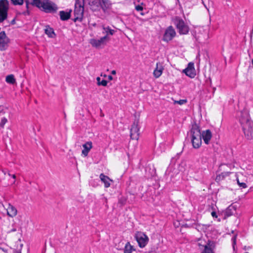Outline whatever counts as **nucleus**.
Masks as SVG:
<instances>
[{
    "label": "nucleus",
    "instance_id": "5",
    "mask_svg": "<svg viewBox=\"0 0 253 253\" xmlns=\"http://www.w3.org/2000/svg\"><path fill=\"white\" fill-rule=\"evenodd\" d=\"M190 135L191 138V142H201L202 133L197 124L192 125Z\"/></svg>",
    "mask_w": 253,
    "mask_h": 253
},
{
    "label": "nucleus",
    "instance_id": "38",
    "mask_svg": "<svg viewBox=\"0 0 253 253\" xmlns=\"http://www.w3.org/2000/svg\"><path fill=\"white\" fill-rule=\"evenodd\" d=\"M108 79L110 81L112 80H113V77L112 76H108Z\"/></svg>",
    "mask_w": 253,
    "mask_h": 253
},
{
    "label": "nucleus",
    "instance_id": "9",
    "mask_svg": "<svg viewBox=\"0 0 253 253\" xmlns=\"http://www.w3.org/2000/svg\"><path fill=\"white\" fill-rule=\"evenodd\" d=\"M176 32L172 26H169L165 30L163 35V40L166 42H169L172 40L175 36Z\"/></svg>",
    "mask_w": 253,
    "mask_h": 253
},
{
    "label": "nucleus",
    "instance_id": "25",
    "mask_svg": "<svg viewBox=\"0 0 253 253\" xmlns=\"http://www.w3.org/2000/svg\"><path fill=\"white\" fill-rule=\"evenodd\" d=\"M5 81L7 83L11 84H14L16 83V80L12 74L7 76L5 78Z\"/></svg>",
    "mask_w": 253,
    "mask_h": 253
},
{
    "label": "nucleus",
    "instance_id": "33",
    "mask_svg": "<svg viewBox=\"0 0 253 253\" xmlns=\"http://www.w3.org/2000/svg\"><path fill=\"white\" fill-rule=\"evenodd\" d=\"M135 9L138 11H140L143 10V7L141 6L138 5L135 6Z\"/></svg>",
    "mask_w": 253,
    "mask_h": 253
},
{
    "label": "nucleus",
    "instance_id": "3",
    "mask_svg": "<svg viewBox=\"0 0 253 253\" xmlns=\"http://www.w3.org/2000/svg\"><path fill=\"white\" fill-rule=\"evenodd\" d=\"M84 0H76L74 10V22L81 21L83 17Z\"/></svg>",
    "mask_w": 253,
    "mask_h": 253
},
{
    "label": "nucleus",
    "instance_id": "12",
    "mask_svg": "<svg viewBox=\"0 0 253 253\" xmlns=\"http://www.w3.org/2000/svg\"><path fill=\"white\" fill-rule=\"evenodd\" d=\"M183 72L191 78H194L196 76V71L194 63L192 62L189 63L187 67L183 70Z\"/></svg>",
    "mask_w": 253,
    "mask_h": 253
},
{
    "label": "nucleus",
    "instance_id": "41",
    "mask_svg": "<svg viewBox=\"0 0 253 253\" xmlns=\"http://www.w3.org/2000/svg\"><path fill=\"white\" fill-rule=\"evenodd\" d=\"M15 180H13V184H15Z\"/></svg>",
    "mask_w": 253,
    "mask_h": 253
},
{
    "label": "nucleus",
    "instance_id": "36",
    "mask_svg": "<svg viewBox=\"0 0 253 253\" xmlns=\"http://www.w3.org/2000/svg\"><path fill=\"white\" fill-rule=\"evenodd\" d=\"M4 110H5V109H4L3 107H0V113H5Z\"/></svg>",
    "mask_w": 253,
    "mask_h": 253
},
{
    "label": "nucleus",
    "instance_id": "13",
    "mask_svg": "<svg viewBox=\"0 0 253 253\" xmlns=\"http://www.w3.org/2000/svg\"><path fill=\"white\" fill-rule=\"evenodd\" d=\"M100 8L104 13L108 14L112 7V3L110 0H100Z\"/></svg>",
    "mask_w": 253,
    "mask_h": 253
},
{
    "label": "nucleus",
    "instance_id": "15",
    "mask_svg": "<svg viewBox=\"0 0 253 253\" xmlns=\"http://www.w3.org/2000/svg\"><path fill=\"white\" fill-rule=\"evenodd\" d=\"M100 180L104 183L105 188H108L111 186V183L113 180L111 179L108 176L101 173L99 175Z\"/></svg>",
    "mask_w": 253,
    "mask_h": 253
},
{
    "label": "nucleus",
    "instance_id": "7",
    "mask_svg": "<svg viewBox=\"0 0 253 253\" xmlns=\"http://www.w3.org/2000/svg\"><path fill=\"white\" fill-rule=\"evenodd\" d=\"M139 120H135L130 128V138L132 140L137 141L139 136Z\"/></svg>",
    "mask_w": 253,
    "mask_h": 253
},
{
    "label": "nucleus",
    "instance_id": "10",
    "mask_svg": "<svg viewBox=\"0 0 253 253\" xmlns=\"http://www.w3.org/2000/svg\"><path fill=\"white\" fill-rule=\"evenodd\" d=\"M109 40V38L107 36H104L99 40L91 39L90 43L94 47L99 48L102 45H105L107 42Z\"/></svg>",
    "mask_w": 253,
    "mask_h": 253
},
{
    "label": "nucleus",
    "instance_id": "2",
    "mask_svg": "<svg viewBox=\"0 0 253 253\" xmlns=\"http://www.w3.org/2000/svg\"><path fill=\"white\" fill-rule=\"evenodd\" d=\"M31 4L46 13H54L58 9L56 4L49 0H33Z\"/></svg>",
    "mask_w": 253,
    "mask_h": 253
},
{
    "label": "nucleus",
    "instance_id": "17",
    "mask_svg": "<svg viewBox=\"0 0 253 253\" xmlns=\"http://www.w3.org/2000/svg\"><path fill=\"white\" fill-rule=\"evenodd\" d=\"M100 0H94L90 3V9L94 11H99L100 8Z\"/></svg>",
    "mask_w": 253,
    "mask_h": 253
},
{
    "label": "nucleus",
    "instance_id": "44",
    "mask_svg": "<svg viewBox=\"0 0 253 253\" xmlns=\"http://www.w3.org/2000/svg\"><path fill=\"white\" fill-rule=\"evenodd\" d=\"M249 253L246 252V253Z\"/></svg>",
    "mask_w": 253,
    "mask_h": 253
},
{
    "label": "nucleus",
    "instance_id": "24",
    "mask_svg": "<svg viewBox=\"0 0 253 253\" xmlns=\"http://www.w3.org/2000/svg\"><path fill=\"white\" fill-rule=\"evenodd\" d=\"M201 146V143H187V144L183 146V149H186L187 148L198 149Z\"/></svg>",
    "mask_w": 253,
    "mask_h": 253
},
{
    "label": "nucleus",
    "instance_id": "23",
    "mask_svg": "<svg viewBox=\"0 0 253 253\" xmlns=\"http://www.w3.org/2000/svg\"><path fill=\"white\" fill-rule=\"evenodd\" d=\"M45 33L48 35V36L50 38H53L55 36V34L54 31L52 28H50L49 26H47L45 27V29H44Z\"/></svg>",
    "mask_w": 253,
    "mask_h": 253
},
{
    "label": "nucleus",
    "instance_id": "34",
    "mask_svg": "<svg viewBox=\"0 0 253 253\" xmlns=\"http://www.w3.org/2000/svg\"><path fill=\"white\" fill-rule=\"evenodd\" d=\"M211 214L213 218H217V214L215 211H212Z\"/></svg>",
    "mask_w": 253,
    "mask_h": 253
},
{
    "label": "nucleus",
    "instance_id": "29",
    "mask_svg": "<svg viewBox=\"0 0 253 253\" xmlns=\"http://www.w3.org/2000/svg\"><path fill=\"white\" fill-rule=\"evenodd\" d=\"M7 122V120L5 118H3L1 120V122L0 123V126L2 127H3L4 125Z\"/></svg>",
    "mask_w": 253,
    "mask_h": 253
},
{
    "label": "nucleus",
    "instance_id": "20",
    "mask_svg": "<svg viewBox=\"0 0 253 253\" xmlns=\"http://www.w3.org/2000/svg\"><path fill=\"white\" fill-rule=\"evenodd\" d=\"M6 211L7 215L10 217H13L17 214V210L15 207L10 204L8 205Z\"/></svg>",
    "mask_w": 253,
    "mask_h": 253
},
{
    "label": "nucleus",
    "instance_id": "22",
    "mask_svg": "<svg viewBox=\"0 0 253 253\" xmlns=\"http://www.w3.org/2000/svg\"><path fill=\"white\" fill-rule=\"evenodd\" d=\"M134 251L133 247L131 245L130 243L127 242L124 248V253H132Z\"/></svg>",
    "mask_w": 253,
    "mask_h": 253
},
{
    "label": "nucleus",
    "instance_id": "11",
    "mask_svg": "<svg viewBox=\"0 0 253 253\" xmlns=\"http://www.w3.org/2000/svg\"><path fill=\"white\" fill-rule=\"evenodd\" d=\"M9 42V39L6 36V34L4 31L0 33V49L1 50H5Z\"/></svg>",
    "mask_w": 253,
    "mask_h": 253
},
{
    "label": "nucleus",
    "instance_id": "6",
    "mask_svg": "<svg viewBox=\"0 0 253 253\" xmlns=\"http://www.w3.org/2000/svg\"><path fill=\"white\" fill-rule=\"evenodd\" d=\"M9 3L7 0H0V22L7 18Z\"/></svg>",
    "mask_w": 253,
    "mask_h": 253
},
{
    "label": "nucleus",
    "instance_id": "31",
    "mask_svg": "<svg viewBox=\"0 0 253 253\" xmlns=\"http://www.w3.org/2000/svg\"><path fill=\"white\" fill-rule=\"evenodd\" d=\"M186 102H187L186 100L181 99V100H179V101H175L174 103H178L180 105H182V104H183L186 103Z\"/></svg>",
    "mask_w": 253,
    "mask_h": 253
},
{
    "label": "nucleus",
    "instance_id": "4",
    "mask_svg": "<svg viewBox=\"0 0 253 253\" xmlns=\"http://www.w3.org/2000/svg\"><path fill=\"white\" fill-rule=\"evenodd\" d=\"M173 22L180 34H186L188 33L189 28L181 18L179 17H175L173 18Z\"/></svg>",
    "mask_w": 253,
    "mask_h": 253
},
{
    "label": "nucleus",
    "instance_id": "28",
    "mask_svg": "<svg viewBox=\"0 0 253 253\" xmlns=\"http://www.w3.org/2000/svg\"><path fill=\"white\" fill-rule=\"evenodd\" d=\"M14 5H21L23 3L24 0H11Z\"/></svg>",
    "mask_w": 253,
    "mask_h": 253
},
{
    "label": "nucleus",
    "instance_id": "40",
    "mask_svg": "<svg viewBox=\"0 0 253 253\" xmlns=\"http://www.w3.org/2000/svg\"><path fill=\"white\" fill-rule=\"evenodd\" d=\"M14 23H15V20H13L11 21V23H12V24H14Z\"/></svg>",
    "mask_w": 253,
    "mask_h": 253
},
{
    "label": "nucleus",
    "instance_id": "19",
    "mask_svg": "<svg viewBox=\"0 0 253 253\" xmlns=\"http://www.w3.org/2000/svg\"><path fill=\"white\" fill-rule=\"evenodd\" d=\"M212 136V134L210 130L207 129L202 132V138H203L205 142H208Z\"/></svg>",
    "mask_w": 253,
    "mask_h": 253
},
{
    "label": "nucleus",
    "instance_id": "30",
    "mask_svg": "<svg viewBox=\"0 0 253 253\" xmlns=\"http://www.w3.org/2000/svg\"><path fill=\"white\" fill-rule=\"evenodd\" d=\"M237 183L239 186L243 188H245L247 187V185L246 184V183L244 182H240L239 179H237Z\"/></svg>",
    "mask_w": 253,
    "mask_h": 253
},
{
    "label": "nucleus",
    "instance_id": "14",
    "mask_svg": "<svg viewBox=\"0 0 253 253\" xmlns=\"http://www.w3.org/2000/svg\"><path fill=\"white\" fill-rule=\"evenodd\" d=\"M199 245L203 246L205 247L204 251L203 253H213V250L215 247L214 243L213 242L209 241L205 245H202V241L200 240Z\"/></svg>",
    "mask_w": 253,
    "mask_h": 253
},
{
    "label": "nucleus",
    "instance_id": "42",
    "mask_svg": "<svg viewBox=\"0 0 253 253\" xmlns=\"http://www.w3.org/2000/svg\"><path fill=\"white\" fill-rule=\"evenodd\" d=\"M15 180H13V184H15Z\"/></svg>",
    "mask_w": 253,
    "mask_h": 253
},
{
    "label": "nucleus",
    "instance_id": "32",
    "mask_svg": "<svg viewBox=\"0 0 253 253\" xmlns=\"http://www.w3.org/2000/svg\"><path fill=\"white\" fill-rule=\"evenodd\" d=\"M232 242H233V248L234 251H235V246L236 244V237H234L232 238Z\"/></svg>",
    "mask_w": 253,
    "mask_h": 253
},
{
    "label": "nucleus",
    "instance_id": "16",
    "mask_svg": "<svg viewBox=\"0 0 253 253\" xmlns=\"http://www.w3.org/2000/svg\"><path fill=\"white\" fill-rule=\"evenodd\" d=\"M92 147L91 143H83L81 146V148L82 149V156L86 157Z\"/></svg>",
    "mask_w": 253,
    "mask_h": 253
},
{
    "label": "nucleus",
    "instance_id": "1",
    "mask_svg": "<svg viewBox=\"0 0 253 253\" xmlns=\"http://www.w3.org/2000/svg\"><path fill=\"white\" fill-rule=\"evenodd\" d=\"M239 121L245 137L248 140H251L253 138V123L250 120L248 113L241 112Z\"/></svg>",
    "mask_w": 253,
    "mask_h": 253
},
{
    "label": "nucleus",
    "instance_id": "21",
    "mask_svg": "<svg viewBox=\"0 0 253 253\" xmlns=\"http://www.w3.org/2000/svg\"><path fill=\"white\" fill-rule=\"evenodd\" d=\"M102 29L103 30V33L105 34V36L109 37V35H113L115 32L114 30L111 29L110 27H105L104 25H102Z\"/></svg>",
    "mask_w": 253,
    "mask_h": 253
},
{
    "label": "nucleus",
    "instance_id": "43",
    "mask_svg": "<svg viewBox=\"0 0 253 253\" xmlns=\"http://www.w3.org/2000/svg\"><path fill=\"white\" fill-rule=\"evenodd\" d=\"M218 221H220V219H218Z\"/></svg>",
    "mask_w": 253,
    "mask_h": 253
},
{
    "label": "nucleus",
    "instance_id": "18",
    "mask_svg": "<svg viewBox=\"0 0 253 253\" xmlns=\"http://www.w3.org/2000/svg\"><path fill=\"white\" fill-rule=\"evenodd\" d=\"M164 68L160 63H157L156 68L154 71L153 74L156 78H159L163 73Z\"/></svg>",
    "mask_w": 253,
    "mask_h": 253
},
{
    "label": "nucleus",
    "instance_id": "26",
    "mask_svg": "<svg viewBox=\"0 0 253 253\" xmlns=\"http://www.w3.org/2000/svg\"><path fill=\"white\" fill-rule=\"evenodd\" d=\"M60 17L62 20H67L70 18V13L68 12L61 11L60 12Z\"/></svg>",
    "mask_w": 253,
    "mask_h": 253
},
{
    "label": "nucleus",
    "instance_id": "35",
    "mask_svg": "<svg viewBox=\"0 0 253 253\" xmlns=\"http://www.w3.org/2000/svg\"><path fill=\"white\" fill-rule=\"evenodd\" d=\"M8 175L11 176L12 178H13L14 179H15L16 178V175L15 174H11L10 173H8Z\"/></svg>",
    "mask_w": 253,
    "mask_h": 253
},
{
    "label": "nucleus",
    "instance_id": "37",
    "mask_svg": "<svg viewBox=\"0 0 253 253\" xmlns=\"http://www.w3.org/2000/svg\"><path fill=\"white\" fill-rule=\"evenodd\" d=\"M111 74L113 75H115L116 74V72L115 70H112L111 71Z\"/></svg>",
    "mask_w": 253,
    "mask_h": 253
},
{
    "label": "nucleus",
    "instance_id": "39",
    "mask_svg": "<svg viewBox=\"0 0 253 253\" xmlns=\"http://www.w3.org/2000/svg\"><path fill=\"white\" fill-rule=\"evenodd\" d=\"M25 2H26V6H27V8H28V4H29L28 2V1H27V0H26V1H25Z\"/></svg>",
    "mask_w": 253,
    "mask_h": 253
},
{
    "label": "nucleus",
    "instance_id": "8",
    "mask_svg": "<svg viewBox=\"0 0 253 253\" xmlns=\"http://www.w3.org/2000/svg\"><path fill=\"white\" fill-rule=\"evenodd\" d=\"M135 238L140 248L145 247L148 243L149 238L144 233L138 232L135 234Z\"/></svg>",
    "mask_w": 253,
    "mask_h": 253
},
{
    "label": "nucleus",
    "instance_id": "27",
    "mask_svg": "<svg viewBox=\"0 0 253 253\" xmlns=\"http://www.w3.org/2000/svg\"><path fill=\"white\" fill-rule=\"evenodd\" d=\"M96 80L97 81V84L98 85H102L103 86H106L107 85V81L105 80L101 81V79L99 77H97Z\"/></svg>",
    "mask_w": 253,
    "mask_h": 253
}]
</instances>
